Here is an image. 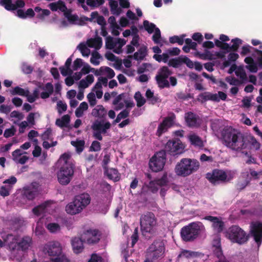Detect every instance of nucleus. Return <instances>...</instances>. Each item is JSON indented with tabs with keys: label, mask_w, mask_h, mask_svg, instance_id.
I'll return each mask as SVG.
<instances>
[{
	"label": "nucleus",
	"mask_w": 262,
	"mask_h": 262,
	"mask_svg": "<svg viewBox=\"0 0 262 262\" xmlns=\"http://www.w3.org/2000/svg\"><path fill=\"white\" fill-rule=\"evenodd\" d=\"M52 130L51 128H47L41 135V139L42 140H49L52 135Z\"/></svg>",
	"instance_id": "obj_62"
},
{
	"label": "nucleus",
	"mask_w": 262,
	"mask_h": 262,
	"mask_svg": "<svg viewBox=\"0 0 262 262\" xmlns=\"http://www.w3.org/2000/svg\"><path fill=\"white\" fill-rule=\"evenodd\" d=\"M204 219L212 223V228L217 233H220L223 231L225 224L221 217L208 215L205 216Z\"/></svg>",
	"instance_id": "obj_18"
},
{
	"label": "nucleus",
	"mask_w": 262,
	"mask_h": 262,
	"mask_svg": "<svg viewBox=\"0 0 262 262\" xmlns=\"http://www.w3.org/2000/svg\"><path fill=\"white\" fill-rule=\"evenodd\" d=\"M205 228L202 223L192 222L184 226L181 230V236L185 242H191L195 239Z\"/></svg>",
	"instance_id": "obj_4"
},
{
	"label": "nucleus",
	"mask_w": 262,
	"mask_h": 262,
	"mask_svg": "<svg viewBox=\"0 0 262 262\" xmlns=\"http://www.w3.org/2000/svg\"><path fill=\"white\" fill-rule=\"evenodd\" d=\"M57 110L59 114H61L62 112H65L67 109V105L66 103H63L62 101L60 100L57 104Z\"/></svg>",
	"instance_id": "obj_53"
},
{
	"label": "nucleus",
	"mask_w": 262,
	"mask_h": 262,
	"mask_svg": "<svg viewBox=\"0 0 262 262\" xmlns=\"http://www.w3.org/2000/svg\"><path fill=\"white\" fill-rule=\"evenodd\" d=\"M158 185L157 184V183L155 181H151L148 185V189L154 193H156L159 188Z\"/></svg>",
	"instance_id": "obj_56"
},
{
	"label": "nucleus",
	"mask_w": 262,
	"mask_h": 262,
	"mask_svg": "<svg viewBox=\"0 0 262 262\" xmlns=\"http://www.w3.org/2000/svg\"><path fill=\"white\" fill-rule=\"evenodd\" d=\"M43 251L49 256L54 257L61 254L62 250L61 244L58 242L52 241L45 246Z\"/></svg>",
	"instance_id": "obj_16"
},
{
	"label": "nucleus",
	"mask_w": 262,
	"mask_h": 262,
	"mask_svg": "<svg viewBox=\"0 0 262 262\" xmlns=\"http://www.w3.org/2000/svg\"><path fill=\"white\" fill-rule=\"evenodd\" d=\"M21 69L24 73L29 74L32 72L33 68L27 63H23L21 67Z\"/></svg>",
	"instance_id": "obj_64"
},
{
	"label": "nucleus",
	"mask_w": 262,
	"mask_h": 262,
	"mask_svg": "<svg viewBox=\"0 0 262 262\" xmlns=\"http://www.w3.org/2000/svg\"><path fill=\"white\" fill-rule=\"evenodd\" d=\"M51 260L52 262H70V260L62 252L59 255L51 258Z\"/></svg>",
	"instance_id": "obj_45"
},
{
	"label": "nucleus",
	"mask_w": 262,
	"mask_h": 262,
	"mask_svg": "<svg viewBox=\"0 0 262 262\" xmlns=\"http://www.w3.org/2000/svg\"><path fill=\"white\" fill-rule=\"evenodd\" d=\"M143 24L145 30L149 34L153 33L154 30L155 31L157 28L154 23H149L147 20H144Z\"/></svg>",
	"instance_id": "obj_40"
},
{
	"label": "nucleus",
	"mask_w": 262,
	"mask_h": 262,
	"mask_svg": "<svg viewBox=\"0 0 262 262\" xmlns=\"http://www.w3.org/2000/svg\"><path fill=\"white\" fill-rule=\"evenodd\" d=\"M250 233L258 247L260 246L262 243V223H252L251 225Z\"/></svg>",
	"instance_id": "obj_17"
},
{
	"label": "nucleus",
	"mask_w": 262,
	"mask_h": 262,
	"mask_svg": "<svg viewBox=\"0 0 262 262\" xmlns=\"http://www.w3.org/2000/svg\"><path fill=\"white\" fill-rule=\"evenodd\" d=\"M147 48L146 47H143L140 48L138 52L134 53V55H128V58L134 59L136 60H142L146 56Z\"/></svg>",
	"instance_id": "obj_28"
},
{
	"label": "nucleus",
	"mask_w": 262,
	"mask_h": 262,
	"mask_svg": "<svg viewBox=\"0 0 262 262\" xmlns=\"http://www.w3.org/2000/svg\"><path fill=\"white\" fill-rule=\"evenodd\" d=\"M172 74V71L167 66H163L159 70L158 74L156 76L159 88L164 89L170 86L167 78Z\"/></svg>",
	"instance_id": "obj_11"
},
{
	"label": "nucleus",
	"mask_w": 262,
	"mask_h": 262,
	"mask_svg": "<svg viewBox=\"0 0 262 262\" xmlns=\"http://www.w3.org/2000/svg\"><path fill=\"white\" fill-rule=\"evenodd\" d=\"M91 151H98L101 149V144L97 141H93L91 146L90 147Z\"/></svg>",
	"instance_id": "obj_57"
},
{
	"label": "nucleus",
	"mask_w": 262,
	"mask_h": 262,
	"mask_svg": "<svg viewBox=\"0 0 262 262\" xmlns=\"http://www.w3.org/2000/svg\"><path fill=\"white\" fill-rule=\"evenodd\" d=\"M176 118V115L173 113H170L159 125L156 135L160 137L163 133L166 132L168 129L173 125Z\"/></svg>",
	"instance_id": "obj_12"
},
{
	"label": "nucleus",
	"mask_w": 262,
	"mask_h": 262,
	"mask_svg": "<svg viewBox=\"0 0 262 262\" xmlns=\"http://www.w3.org/2000/svg\"><path fill=\"white\" fill-rule=\"evenodd\" d=\"M79 49L83 56L88 57L90 54V50L85 45L80 43L78 46Z\"/></svg>",
	"instance_id": "obj_47"
},
{
	"label": "nucleus",
	"mask_w": 262,
	"mask_h": 262,
	"mask_svg": "<svg viewBox=\"0 0 262 262\" xmlns=\"http://www.w3.org/2000/svg\"><path fill=\"white\" fill-rule=\"evenodd\" d=\"M87 98L91 106H94L96 104L97 101L93 93H89L87 96Z\"/></svg>",
	"instance_id": "obj_61"
},
{
	"label": "nucleus",
	"mask_w": 262,
	"mask_h": 262,
	"mask_svg": "<svg viewBox=\"0 0 262 262\" xmlns=\"http://www.w3.org/2000/svg\"><path fill=\"white\" fill-rule=\"evenodd\" d=\"M87 45L90 48H94L96 50H99L102 45V38L99 36L94 38H91L88 40Z\"/></svg>",
	"instance_id": "obj_27"
},
{
	"label": "nucleus",
	"mask_w": 262,
	"mask_h": 262,
	"mask_svg": "<svg viewBox=\"0 0 262 262\" xmlns=\"http://www.w3.org/2000/svg\"><path fill=\"white\" fill-rule=\"evenodd\" d=\"M95 71L94 68H91L90 65L88 63H85L84 64L83 68L81 70V72L82 74H87L89 73L90 72H94Z\"/></svg>",
	"instance_id": "obj_60"
},
{
	"label": "nucleus",
	"mask_w": 262,
	"mask_h": 262,
	"mask_svg": "<svg viewBox=\"0 0 262 262\" xmlns=\"http://www.w3.org/2000/svg\"><path fill=\"white\" fill-rule=\"evenodd\" d=\"M117 45L116 39L111 36H107L105 39V47L107 49H113Z\"/></svg>",
	"instance_id": "obj_38"
},
{
	"label": "nucleus",
	"mask_w": 262,
	"mask_h": 262,
	"mask_svg": "<svg viewBox=\"0 0 262 262\" xmlns=\"http://www.w3.org/2000/svg\"><path fill=\"white\" fill-rule=\"evenodd\" d=\"M166 162V157L164 151L157 152L150 159L149 168L152 171L158 172L163 169Z\"/></svg>",
	"instance_id": "obj_9"
},
{
	"label": "nucleus",
	"mask_w": 262,
	"mask_h": 262,
	"mask_svg": "<svg viewBox=\"0 0 262 262\" xmlns=\"http://www.w3.org/2000/svg\"><path fill=\"white\" fill-rule=\"evenodd\" d=\"M186 35H182L180 36L174 35L169 37V42L171 43H178L179 45H182L184 43V38Z\"/></svg>",
	"instance_id": "obj_43"
},
{
	"label": "nucleus",
	"mask_w": 262,
	"mask_h": 262,
	"mask_svg": "<svg viewBox=\"0 0 262 262\" xmlns=\"http://www.w3.org/2000/svg\"><path fill=\"white\" fill-rule=\"evenodd\" d=\"M237 131L236 129L233 128L231 126L226 127L222 131L221 135L223 143L230 149H231L232 143L234 142L233 140L236 136Z\"/></svg>",
	"instance_id": "obj_13"
},
{
	"label": "nucleus",
	"mask_w": 262,
	"mask_h": 262,
	"mask_svg": "<svg viewBox=\"0 0 262 262\" xmlns=\"http://www.w3.org/2000/svg\"><path fill=\"white\" fill-rule=\"evenodd\" d=\"M221 240V239L219 235L215 236L212 242V248H222Z\"/></svg>",
	"instance_id": "obj_52"
},
{
	"label": "nucleus",
	"mask_w": 262,
	"mask_h": 262,
	"mask_svg": "<svg viewBox=\"0 0 262 262\" xmlns=\"http://www.w3.org/2000/svg\"><path fill=\"white\" fill-rule=\"evenodd\" d=\"M183 56H180L178 57L172 58L170 59L168 62L169 67L174 68H178L183 64Z\"/></svg>",
	"instance_id": "obj_34"
},
{
	"label": "nucleus",
	"mask_w": 262,
	"mask_h": 262,
	"mask_svg": "<svg viewBox=\"0 0 262 262\" xmlns=\"http://www.w3.org/2000/svg\"><path fill=\"white\" fill-rule=\"evenodd\" d=\"M70 121V117L69 115H63L61 119H57L55 124L58 126L62 128L67 127Z\"/></svg>",
	"instance_id": "obj_29"
},
{
	"label": "nucleus",
	"mask_w": 262,
	"mask_h": 262,
	"mask_svg": "<svg viewBox=\"0 0 262 262\" xmlns=\"http://www.w3.org/2000/svg\"><path fill=\"white\" fill-rule=\"evenodd\" d=\"M74 172V165H63L57 173L59 183L62 185H67L72 180Z\"/></svg>",
	"instance_id": "obj_7"
},
{
	"label": "nucleus",
	"mask_w": 262,
	"mask_h": 262,
	"mask_svg": "<svg viewBox=\"0 0 262 262\" xmlns=\"http://www.w3.org/2000/svg\"><path fill=\"white\" fill-rule=\"evenodd\" d=\"M5 244H6L11 251L16 249V243L17 237L12 234H8L5 236L2 237Z\"/></svg>",
	"instance_id": "obj_21"
},
{
	"label": "nucleus",
	"mask_w": 262,
	"mask_h": 262,
	"mask_svg": "<svg viewBox=\"0 0 262 262\" xmlns=\"http://www.w3.org/2000/svg\"><path fill=\"white\" fill-rule=\"evenodd\" d=\"M199 256V254L197 252L187 250H182L181 253L178 256V258L181 257H185L186 258H190L193 257H196Z\"/></svg>",
	"instance_id": "obj_30"
},
{
	"label": "nucleus",
	"mask_w": 262,
	"mask_h": 262,
	"mask_svg": "<svg viewBox=\"0 0 262 262\" xmlns=\"http://www.w3.org/2000/svg\"><path fill=\"white\" fill-rule=\"evenodd\" d=\"M100 54L98 52H96L95 53H93L92 54V56L90 59V61L95 66L99 65L100 62L98 60V59H100Z\"/></svg>",
	"instance_id": "obj_48"
},
{
	"label": "nucleus",
	"mask_w": 262,
	"mask_h": 262,
	"mask_svg": "<svg viewBox=\"0 0 262 262\" xmlns=\"http://www.w3.org/2000/svg\"><path fill=\"white\" fill-rule=\"evenodd\" d=\"M11 94L12 95H18L21 96H25L28 95V93H29V90L25 89L17 86H15L13 90L10 91Z\"/></svg>",
	"instance_id": "obj_37"
},
{
	"label": "nucleus",
	"mask_w": 262,
	"mask_h": 262,
	"mask_svg": "<svg viewBox=\"0 0 262 262\" xmlns=\"http://www.w3.org/2000/svg\"><path fill=\"white\" fill-rule=\"evenodd\" d=\"M161 37V31L158 28H156L155 31V33L152 35V39L155 43L158 44L160 43Z\"/></svg>",
	"instance_id": "obj_49"
},
{
	"label": "nucleus",
	"mask_w": 262,
	"mask_h": 262,
	"mask_svg": "<svg viewBox=\"0 0 262 262\" xmlns=\"http://www.w3.org/2000/svg\"><path fill=\"white\" fill-rule=\"evenodd\" d=\"M199 167L200 163L197 160L183 158L176 164L174 172L178 176L186 177L196 172Z\"/></svg>",
	"instance_id": "obj_3"
},
{
	"label": "nucleus",
	"mask_w": 262,
	"mask_h": 262,
	"mask_svg": "<svg viewBox=\"0 0 262 262\" xmlns=\"http://www.w3.org/2000/svg\"><path fill=\"white\" fill-rule=\"evenodd\" d=\"M158 186H164L167 184L168 181L166 174H164L160 179L155 180Z\"/></svg>",
	"instance_id": "obj_50"
},
{
	"label": "nucleus",
	"mask_w": 262,
	"mask_h": 262,
	"mask_svg": "<svg viewBox=\"0 0 262 262\" xmlns=\"http://www.w3.org/2000/svg\"><path fill=\"white\" fill-rule=\"evenodd\" d=\"M248 137L250 140V145L251 144L256 150L259 149L260 148V144L256 140L255 138L253 136H250Z\"/></svg>",
	"instance_id": "obj_55"
},
{
	"label": "nucleus",
	"mask_w": 262,
	"mask_h": 262,
	"mask_svg": "<svg viewBox=\"0 0 262 262\" xmlns=\"http://www.w3.org/2000/svg\"><path fill=\"white\" fill-rule=\"evenodd\" d=\"M39 88L45 91L40 93V97L43 99L49 98L54 92V87L51 82L47 83L44 86H39Z\"/></svg>",
	"instance_id": "obj_25"
},
{
	"label": "nucleus",
	"mask_w": 262,
	"mask_h": 262,
	"mask_svg": "<svg viewBox=\"0 0 262 262\" xmlns=\"http://www.w3.org/2000/svg\"><path fill=\"white\" fill-rule=\"evenodd\" d=\"M105 173L106 174L108 179L113 180L115 182L119 181V172L117 169L115 168H111L110 169H105Z\"/></svg>",
	"instance_id": "obj_31"
},
{
	"label": "nucleus",
	"mask_w": 262,
	"mask_h": 262,
	"mask_svg": "<svg viewBox=\"0 0 262 262\" xmlns=\"http://www.w3.org/2000/svg\"><path fill=\"white\" fill-rule=\"evenodd\" d=\"M198 100L204 102L208 100H211L215 102H219L218 96L217 94H212L210 92H204L200 94L199 95Z\"/></svg>",
	"instance_id": "obj_24"
},
{
	"label": "nucleus",
	"mask_w": 262,
	"mask_h": 262,
	"mask_svg": "<svg viewBox=\"0 0 262 262\" xmlns=\"http://www.w3.org/2000/svg\"><path fill=\"white\" fill-rule=\"evenodd\" d=\"M109 5L111 8V13L113 14L119 15L122 12V10L118 7V2L113 0H110Z\"/></svg>",
	"instance_id": "obj_33"
},
{
	"label": "nucleus",
	"mask_w": 262,
	"mask_h": 262,
	"mask_svg": "<svg viewBox=\"0 0 262 262\" xmlns=\"http://www.w3.org/2000/svg\"><path fill=\"white\" fill-rule=\"evenodd\" d=\"M59 70L60 71L61 74L63 76L71 75L73 73V70L71 68H67L62 66L59 68Z\"/></svg>",
	"instance_id": "obj_58"
},
{
	"label": "nucleus",
	"mask_w": 262,
	"mask_h": 262,
	"mask_svg": "<svg viewBox=\"0 0 262 262\" xmlns=\"http://www.w3.org/2000/svg\"><path fill=\"white\" fill-rule=\"evenodd\" d=\"M0 5L8 11L16 10V7H14V4H12L11 0H1Z\"/></svg>",
	"instance_id": "obj_39"
},
{
	"label": "nucleus",
	"mask_w": 262,
	"mask_h": 262,
	"mask_svg": "<svg viewBox=\"0 0 262 262\" xmlns=\"http://www.w3.org/2000/svg\"><path fill=\"white\" fill-rule=\"evenodd\" d=\"M87 234L88 237L86 239L87 243L90 244H96L100 241V234L98 230H88Z\"/></svg>",
	"instance_id": "obj_22"
},
{
	"label": "nucleus",
	"mask_w": 262,
	"mask_h": 262,
	"mask_svg": "<svg viewBox=\"0 0 262 262\" xmlns=\"http://www.w3.org/2000/svg\"><path fill=\"white\" fill-rule=\"evenodd\" d=\"M213 253L214 255L217 258V259L222 258L225 256L223 254V251L222 248H215L212 249Z\"/></svg>",
	"instance_id": "obj_59"
},
{
	"label": "nucleus",
	"mask_w": 262,
	"mask_h": 262,
	"mask_svg": "<svg viewBox=\"0 0 262 262\" xmlns=\"http://www.w3.org/2000/svg\"><path fill=\"white\" fill-rule=\"evenodd\" d=\"M83 242V241L79 237H75L71 239V244L74 253L78 254L82 251L84 248Z\"/></svg>",
	"instance_id": "obj_23"
},
{
	"label": "nucleus",
	"mask_w": 262,
	"mask_h": 262,
	"mask_svg": "<svg viewBox=\"0 0 262 262\" xmlns=\"http://www.w3.org/2000/svg\"><path fill=\"white\" fill-rule=\"evenodd\" d=\"M184 148V146L180 140H169L165 144L164 149L160 151H164L165 156L168 154L174 156L182 154Z\"/></svg>",
	"instance_id": "obj_10"
},
{
	"label": "nucleus",
	"mask_w": 262,
	"mask_h": 262,
	"mask_svg": "<svg viewBox=\"0 0 262 262\" xmlns=\"http://www.w3.org/2000/svg\"><path fill=\"white\" fill-rule=\"evenodd\" d=\"M32 244V239L29 236H25L16 243V250L26 251Z\"/></svg>",
	"instance_id": "obj_20"
},
{
	"label": "nucleus",
	"mask_w": 262,
	"mask_h": 262,
	"mask_svg": "<svg viewBox=\"0 0 262 262\" xmlns=\"http://www.w3.org/2000/svg\"><path fill=\"white\" fill-rule=\"evenodd\" d=\"M134 98L137 101V106L139 107L142 106L146 102L145 98L142 96L140 92H136Z\"/></svg>",
	"instance_id": "obj_41"
},
{
	"label": "nucleus",
	"mask_w": 262,
	"mask_h": 262,
	"mask_svg": "<svg viewBox=\"0 0 262 262\" xmlns=\"http://www.w3.org/2000/svg\"><path fill=\"white\" fill-rule=\"evenodd\" d=\"M141 234L146 239H150L158 234V223L155 214L147 211L140 218Z\"/></svg>",
	"instance_id": "obj_1"
},
{
	"label": "nucleus",
	"mask_w": 262,
	"mask_h": 262,
	"mask_svg": "<svg viewBox=\"0 0 262 262\" xmlns=\"http://www.w3.org/2000/svg\"><path fill=\"white\" fill-rule=\"evenodd\" d=\"M37 194V191L33 188H24L23 194L29 200H33Z\"/></svg>",
	"instance_id": "obj_32"
},
{
	"label": "nucleus",
	"mask_w": 262,
	"mask_h": 262,
	"mask_svg": "<svg viewBox=\"0 0 262 262\" xmlns=\"http://www.w3.org/2000/svg\"><path fill=\"white\" fill-rule=\"evenodd\" d=\"M225 236L232 243L243 245L249 238V234L238 225H232L225 232Z\"/></svg>",
	"instance_id": "obj_6"
},
{
	"label": "nucleus",
	"mask_w": 262,
	"mask_h": 262,
	"mask_svg": "<svg viewBox=\"0 0 262 262\" xmlns=\"http://www.w3.org/2000/svg\"><path fill=\"white\" fill-rule=\"evenodd\" d=\"M107 114V111L102 105H98L93 109L92 115L95 117H98L100 119L105 118Z\"/></svg>",
	"instance_id": "obj_26"
},
{
	"label": "nucleus",
	"mask_w": 262,
	"mask_h": 262,
	"mask_svg": "<svg viewBox=\"0 0 262 262\" xmlns=\"http://www.w3.org/2000/svg\"><path fill=\"white\" fill-rule=\"evenodd\" d=\"M47 229L52 233L57 232L60 230V227L57 223H49L47 227Z\"/></svg>",
	"instance_id": "obj_46"
},
{
	"label": "nucleus",
	"mask_w": 262,
	"mask_h": 262,
	"mask_svg": "<svg viewBox=\"0 0 262 262\" xmlns=\"http://www.w3.org/2000/svg\"><path fill=\"white\" fill-rule=\"evenodd\" d=\"M239 57V55L238 54L236 53H230L228 55V60H225L223 63V66L224 68H226L229 67L231 62L235 61Z\"/></svg>",
	"instance_id": "obj_35"
},
{
	"label": "nucleus",
	"mask_w": 262,
	"mask_h": 262,
	"mask_svg": "<svg viewBox=\"0 0 262 262\" xmlns=\"http://www.w3.org/2000/svg\"><path fill=\"white\" fill-rule=\"evenodd\" d=\"M71 143L76 147L77 152L80 153L83 150L84 146V141L83 140L72 141Z\"/></svg>",
	"instance_id": "obj_42"
},
{
	"label": "nucleus",
	"mask_w": 262,
	"mask_h": 262,
	"mask_svg": "<svg viewBox=\"0 0 262 262\" xmlns=\"http://www.w3.org/2000/svg\"><path fill=\"white\" fill-rule=\"evenodd\" d=\"M206 178L211 183L218 184L220 182H225L227 179V173L223 170L215 169L212 172L207 173Z\"/></svg>",
	"instance_id": "obj_14"
},
{
	"label": "nucleus",
	"mask_w": 262,
	"mask_h": 262,
	"mask_svg": "<svg viewBox=\"0 0 262 262\" xmlns=\"http://www.w3.org/2000/svg\"><path fill=\"white\" fill-rule=\"evenodd\" d=\"M231 42L233 44L230 46L228 43L222 42L217 39H215V46L222 50H226L227 52L237 51L239 46L242 43V40L238 38L232 39Z\"/></svg>",
	"instance_id": "obj_15"
},
{
	"label": "nucleus",
	"mask_w": 262,
	"mask_h": 262,
	"mask_svg": "<svg viewBox=\"0 0 262 262\" xmlns=\"http://www.w3.org/2000/svg\"><path fill=\"white\" fill-rule=\"evenodd\" d=\"M185 119L187 125L189 127H198L201 123L200 117L194 113L189 112L185 114Z\"/></svg>",
	"instance_id": "obj_19"
},
{
	"label": "nucleus",
	"mask_w": 262,
	"mask_h": 262,
	"mask_svg": "<svg viewBox=\"0 0 262 262\" xmlns=\"http://www.w3.org/2000/svg\"><path fill=\"white\" fill-rule=\"evenodd\" d=\"M139 239V231L138 227H136L131 236L132 245L133 247Z\"/></svg>",
	"instance_id": "obj_51"
},
{
	"label": "nucleus",
	"mask_w": 262,
	"mask_h": 262,
	"mask_svg": "<svg viewBox=\"0 0 262 262\" xmlns=\"http://www.w3.org/2000/svg\"><path fill=\"white\" fill-rule=\"evenodd\" d=\"M104 123L101 122L96 121L92 125V128L94 131L100 132L103 128Z\"/></svg>",
	"instance_id": "obj_54"
},
{
	"label": "nucleus",
	"mask_w": 262,
	"mask_h": 262,
	"mask_svg": "<svg viewBox=\"0 0 262 262\" xmlns=\"http://www.w3.org/2000/svg\"><path fill=\"white\" fill-rule=\"evenodd\" d=\"M46 207L47 204L46 203H43L33 208L32 209V212L35 215L39 216L44 212V210Z\"/></svg>",
	"instance_id": "obj_44"
},
{
	"label": "nucleus",
	"mask_w": 262,
	"mask_h": 262,
	"mask_svg": "<svg viewBox=\"0 0 262 262\" xmlns=\"http://www.w3.org/2000/svg\"><path fill=\"white\" fill-rule=\"evenodd\" d=\"M88 262H103V259L98 254L93 253Z\"/></svg>",
	"instance_id": "obj_63"
},
{
	"label": "nucleus",
	"mask_w": 262,
	"mask_h": 262,
	"mask_svg": "<svg viewBox=\"0 0 262 262\" xmlns=\"http://www.w3.org/2000/svg\"><path fill=\"white\" fill-rule=\"evenodd\" d=\"M189 140L191 144L199 147H202L203 143L201 138L196 135H191L189 136Z\"/></svg>",
	"instance_id": "obj_36"
},
{
	"label": "nucleus",
	"mask_w": 262,
	"mask_h": 262,
	"mask_svg": "<svg viewBox=\"0 0 262 262\" xmlns=\"http://www.w3.org/2000/svg\"><path fill=\"white\" fill-rule=\"evenodd\" d=\"M90 197L87 193L77 195L73 202L66 206V211L69 214H78L90 203Z\"/></svg>",
	"instance_id": "obj_5"
},
{
	"label": "nucleus",
	"mask_w": 262,
	"mask_h": 262,
	"mask_svg": "<svg viewBox=\"0 0 262 262\" xmlns=\"http://www.w3.org/2000/svg\"><path fill=\"white\" fill-rule=\"evenodd\" d=\"M165 246L164 241L157 239L148 247L145 252L143 262H155L162 259L165 256Z\"/></svg>",
	"instance_id": "obj_2"
},
{
	"label": "nucleus",
	"mask_w": 262,
	"mask_h": 262,
	"mask_svg": "<svg viewBox=\"0 0 262 262\" xmlns=\"http://www.w3.org/2000/svg\"><path fill=\"white\" fill-rule=\"evenodd\" d=\"M233 140L231 149L236 151L247 149L250 146V140L248 136L237 131L236 136Z\"/></svg>",
	"instance_id": "obj_8"
}]
</instances>
